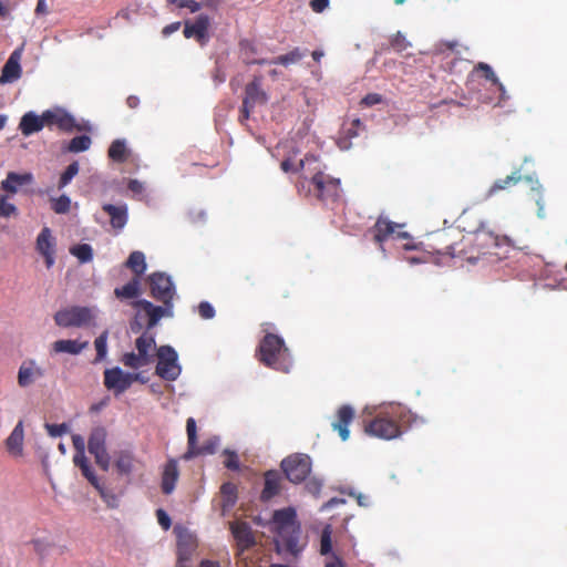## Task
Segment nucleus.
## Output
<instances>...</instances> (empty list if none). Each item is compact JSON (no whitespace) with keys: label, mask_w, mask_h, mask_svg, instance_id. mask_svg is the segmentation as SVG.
I'll return each mask as SVG.
<instances>
[{"label":"nucleus","mask_w":567,"mask_h":567,"mask_svg":"<svg viewBox=\"0 0 567 567\" xmlns=\"http://www.w3.org/2000/svg\"><path fill=\"white\" fill-rule=\"evenodd\" d=\"M301 175L296 183L298 193L328 204L340 198V179L324 173L317 156L307 155L299 159Z\"/></svg>","instance_id":"1"},{"label":"nucleus","mask_w":567,"mask_h":567,"mask_svg":"<svg viewBox=\"0 0 567 567\" xmlns=\"http://www.w3.org/2000/svg\"><path fill=\"white\" fill-rule=\"evenodd\" d=\"M272 530L276 534L277 550H285L292 556H298L302 549L301 526L297 519L293 507L276 509L271 517Z\"/></svg>","instance_id":"2"},{"label":"nucleus","mask_w":567,"mask_h":567,"mask_svg":"<svg viewBox=\"0 0 567 567\" xmlns=\"http://www.w3.org/2000/svg\"><path fill=\"white\" fill-rule=\"evenodd\" d=\"M427 251L440 257L474 259L473 255H468L463 245V233L457 227H449L436 230L427 237Z\"/></svg>","instance_id":"3"},{"label":"nucleus","mask_w":567,"mask_h":567,"mask_svg":"<svg viewBox=\"0 0 567 567\" xmlns=\"http://www.w3.org/2000/svg\"><path fill=\"white\" fill-rule=\"evenodd\" d=\"M257 357L264 365L284 373H288L293 364L284 339L275 333H266L261 339Z\"/></svg>","instance_id":"4"},{"label":"nucleus","mask_w":567,"mask_h":567,"mask_svg":"<svg viewBox=\"0 0 567 567\" xmlns=\"http://www.w3.org/2000/svg\"><path fill=\"white\" fill-rule=\"evenodd\" d=\"M468 255H473L474 259H465L470 264H476L480 260L487 264L499 259L497 249L499 248V238L492 231L477 229L474 233L463 234V245Z\"/></svg>","instance_id":"5"},{"label":"nucleus","mask_w":567,"mask_h":567,"mask_svg":"<svg viewBox=\"0 0 567 567\" xmlns=\"http://www.w3.org/2000/svg\"><path fill=\"white\" fill-rule=\"evenodd\" d=\"M404 412L400 406L391 408L390 411L378 413L372 420L365 423L364 432L381 440H393L399 437L403 430L401 422Z\"/></svg>","instance_id":"6"},{"label":"nucleus","mask_w":567,"mask_h":567,"mask_svg":"<svg viewBox=\"0 0 567 567\" xmlns=\"http://www.w3.org/2000/svg\"><path fill=\"white\" fill-rule=\"evenodd\" d=\"M132 306L136 309L135 317L130 323V328L133 333H138L144 328L150 331L157 326L162 318H172L174 316V309L171 307H166L164 305L155 306L146 299L135 300L132 302Z\"/></svg>","instance_id":"7"},{"label":"nucleus","mask_w":567,"mask_h":567,"mask_svg":"<svg viewBox=\"0 0 567 567\" xmlns=\"http://www.w3.org/2000/svg\"><path fill=\"white\" fill-rule=\"evenodd\" d=\"M95 319L93 308L72 306L59 310L54 315L56 326L62 328H81L90 326Z\"/></svg>","instance_id":"8"},{"label":"nucleus","mask_w":567,"mask_h":567,"mask_svg":"<svg viewBox=\"0 0 567 567\" xmlns=\"http://www.w3.org/2000/svg\"><path fill=\"white\" fill-rule=\"evenodd\" d=\"M147 284L152 298L174 309L173 300L176 296V289L168 275L161 271L153 272L147 277Z\"/></svg>","instance_id":"9"},{"label":"nucleus","mask_w":567,"mask_h":567,"mask_svg":"<svg viewBox=\"0 0 567 567\" xmlns=\"http://www.w3.org/2000/svg\"><path fill=\"white\" fill-rule=\"evenodd\" d=\"M42 120L44 122V126L49 128L56 126L59 130L66 133H71L73 131H91L89 123L78 124L75 118L61 107L44 111L42 113Z\"/></svg>","instance_id":"10"},{"label":"nucleus","mask_w":567,"mask_h":567,"mask_svg":"<svg viewBox=\"0 0 567 567\" xmlns=\"http://www.w3.org/2000/svg\"><path fill=\"white\" fill-rule=\"evenodd\" d=\"M281 468L291 483L303 482L311 472V458L307 454L296 453L281 462Z\"/></svg>","instance_id":"11"},{"label":"nucleus","mask_w":567,"mask_h":567,"mask_svg":"<svg viewBox=\"0 0 567 567\" xmlns=\"http://www.w3.org/2000/svg\"><path fill=\"white\" fill-rule=\"evenodd\" d=\"M107 432L104 427L97 426L90 433L87 450L95 458V463L104 472H107L111 465V457L106 450Z\"/></svg>","instance_id":"12"},{"label":"nucleus","mask_w":567,"mask_h":567,"mask_svg":"<svg viewBox=\"0 0 567 567\" xmlns=\"http://www.w3.org/2000/svg\"><path fill=\"white\" fill-rule=\"evenodd\" d=\"M156 373L164 380L174 381L181 374V367L177 363V352L171 346H161L156 352Z\"/></svg>","instance_id":"13"},{"label":"nucleus","mask_w":567,"mask_h":567,"mask_svg":"<svg viewBox=\"0 0 567 567\" xmlns=\"http://www.w3.org/2000/svg\"><path fill=\"white\" fill-rule=\"evenodd\" d=\"M137 380L138 374L124 372L118 367L104 371V385L107 390H113L115 394H122Z\"/></svg>","instance_id":"14"},{"label":"nucleus","mask_w":567,"mask_h":567,"mask_svg":"<svg viewBox=\"0 0 567 567\" xmlns=\"http://www.w3.org/2000/svg\"><path fill=\"white\" fill-rule=\"evenodd\" d=\"M403 225H399L389 220L388 218L380 216L374 226L371 228L373 239L382 248V244L390 238H408L410 235L406 231H396L398 228Z\"/></svg>","instance_id":"15"},{"label":"nucleus","mask_w":567,"mask_h":567,"mask_svg":"<svg viewBox=\"0 0 567 567\" xmlns=\"http://www.w3.org/2000/svg\"><path fill=\"white\" fill-rule=\"evenodd\" d=\"M210 19L207 14L198 16L194 22L185 21L183 34L186 39L194 38L200 45L209 41L208 29Z\"/></svg>","instance_id":"16"},{"label":"nucleus","mask_w":567,"mask_h":567,"mask_svg":"<svg viewBox=\"0 0 567 567\" xmlns=\"http://www.w3.org/2000/svg\"><path fill=\"white\" fill-rule=\"evenodd\" d=\"M23 53V45L17 48L4 63L1 75L0 84L13 83L22 75L21 59Z\"/></svg>","instance_id":"17"},{"label":"nucleus","mask_w":567,"mask_h":567,"mask_svg":"<svg viewBox=\"0 0 567 567\" xmlns=\"http://www.w3.org/2000/svg\"><path fill=\"white\" fill-rule=\"evenodd\" d=\"M186 432L188 441V449L184 455L186 460H189L202 454H213L215 452V444L213 442L207 443L202 447L197 446L196 422L193 417H188L186 421Z\"/></svg>","instance_id":"18"},{"label":"nucleus","mask_w":567,"mask_h":567,"mask_svg":"<svg viewBox=\"0 0 567 567\" xmlns=\"http://www.w3.org/2000/svg\"><path fill=\"white\" fill-rule=\"evenodd\" d=\"M37 250L44 257L45 266L50 269L54 265L55 260V239L52 236L50 228L44 227L38 235Z\"/></svg>","instance_id":"19"},{"label":"nucleus","mask_w":567,"mask_h":567,"mask_svg":"<svg viewBox=\"0 0 567 567\" xmlns=\"http://www.w3.org/2000/svg\"><path fill=\"white\" fill-rule=\"evenodd\" d=\"M354 409L349 404L341 405L336 415V420L332 422V429L339 433L342 441L349 439V425L354 419Z\"/></svg>","instance_id":"20"},{"label":"nucleus","mask_w":567,"mask_h":567,"mask_svg":"<svg viewBox=\"0 0 567 567\" xmlns=\"http://www.w3.org/2000/svg\"><path fill=\"white\" fill-rule=\"evenodd\" d=\"M230 530L241 551L256 544L251 527L247 522L236 520L230 523Z\"/></svg>","instance_id":"21"},{"label":"nucleus","mask_w":567,"mask_h":567,"mask_svg":"<svg viewBox=\"0 0 567 567\" xmlns=\"http://www.w3.org/2000/svg\"><path fill=\"white\" fill-rule=\"evenodd\" d=\"M268 101L267 93L261 89V78L255 76L254 80L245 87V97L243 102L246 106L255 107L258 104H266Z\"/></svg>","instance_id":"22"},{"label":"nucleus","mask_w":567,"mask_h":567,"mask_svg":"<svg viewBox=\"0 0 567 567\" xmlns=\"http://www.w3.org/2000/svg\"><path fill=\"white\" fill-rule=\"evenodd\" d=\"M73 463L80 468L82 475L89 481V483L100 493L102 497H105V491L95 472L93 471L89 458L85 455L73 456Z\"/></svg>","instance_id":"23"},{"label":"nucleus","mask_w":567,"mask_h":567,"mask_svg":"<svg viewBox=\"0 0 567 567\" xmlns=\"http://www.w3.org/2000/svg\"><path fill=\"white\" fill-rule=\"evenodd\" d=\"M281 476L277 471H267L265 473V486L260 494L262 502H268L280 493Z\"/></svg>","instance_id":"24"},{"label":"nucleus","mask_w":567,"mask_h":567,"mask_svg":"<svg viewBox=\"0 0 567 567\" xmlns=\"http://www.w3.org/2000/svg\"><path fill=\"white\" fill-rule=\"evenodd\" d=\"M179 471L176 460H168L165 464L163 474H162V491L164 494L169 495L175 489L176 483L178 481Z\"/></svg>","instance_id":"25"},{"label":"nucleus","mask_w":567,"mask_h":567,"mask_svg":"<svg viewBox=\"0 0 567 567\" xmlns=\"http://www.w3.org/2000/svg\"><path fill=\"white\" fill-rule=\"evenodd\" d=\"M42 377L43 371L41 368L35 365L34 361L23 362L19 368L18 384L22 388H25Z\"/></svg>","instance_id":"26"},{"label":"nucleus","mask_w":567,"mask_h":567,"mask_svg":"<svg viewBox=\"0 0 567 567\" xmlns=\"http://www.w3.org/2000/svg\"><path fill=\"white\" fill-rule=\"evenodd\" d=\"M102 208L110 216L113 228L118 230L124 228L128 218L126 205L104 204Z\"/></svg>","instance_id":"27"},{"label":"nucleus","mask_w":567,"mask_h":567,"mask_svg":"<svg viewBox=\"0 0 567 567\" xmlns=\"http://www.w3.org/2000/svg\"><path fill=\"white\" fill-rule=\"evenodd\" d=\"M44 126L42 114L37 115L34 112H27L20 120L19 130L22 135L30 136L40 132Z\"/></svg>","instance_id":"28"},{"label":"nucleus","mask_w":567,"mask_h":567,"mask_svg":"<svg viewBox=\"0 0 567 567\" xmlns=\"http://www.w3.org/2000/svg\"><path fill=\"white\" fill-rule=\"evenodd\" d=\"M23 422L19 421L6 441V447L12 455H21L23 450Z\"/></svg>","instance_id":"29"},{"label":"nucleus","mask_w":567,"mask_h":567,"mask_svg":"<svg viewBox=\"0 0 567 567\" xmlns=\"http://www.w3.org/2000/svg\"><path fill=\"white\" fill-rule=\"evenodd\" d=\"M221 514L226 515L237 503L238 489L236 484L226 482L220 486Z\"/></svg>","instance_id":"30"},{"label":"nucleus","mask_w":567,"mask_h":567,"mask_svg":"<svg viewBox=\"0 0 567 567\" xmlns=\"http://www.w3.org/2000/svg\"><path fill=\"white\" fill-rule=\"evenodd\" d=\"M135 347L142 358L152 362V351L155 349L156 342L154 336L150 331L145 330L142 332V334L135 340Z\"/></svg>","instance_id":"31"},{"label":"nucleus","mask_w":567,"mask_h":567,"mask_svg":"<svg viewBox=\"0 0 567 567\" xmlns=\"http://www.w3.org/2000/svg\"><path fill=\"white\" fill-rule=\"evenodd\" d=\"M89 346L87 341L80 342L78 340L61 339L52 344V349L56 353L80 354Z\"/></svg>","instance_id":"32"},{"label":"nucleus","mask_w":567,"mask_h":567,"mask_svg":"<svg viewBox=\"0 0 567 567\" xmlns=\"http://www.w3.org/2000/svg\"><path fill=\"white\" fill-rule=\"evenodd\" d=\"M118 300L136 299L141 296V279L133 277L127 284L114 289Z\"/></svg>","instance_id":"33"},{"label":"nucleus","mask_w":567,"mask_h":567,"mask_svg":"<svg viewBox=\"0 0 567 567\" xmlns=\"http://www.w3.org/2000/svg\"><path fill=\"white\" fill-rule=\"evenodd\" d=\"M132 152L124 140H115L107 150V156L115 163H125L131 158Z\"/></svg>","instance_id":"34"},{"label":"nucleus","mask_w":567,"mask_h":567,"mask_svg":"<svg viewBox=\"0 0 567 567\" xmlns=\"http://www.w3.org/2000/svg\"><path fill=\"white\" fill-rule=\"evenodd\" d=\"M32 181V175L30 173L27 174H18L14 172H10L7 175V178L2 181L1 188L8 193L14 194L18 190V186L28 184Z\"/></svg>","instance_id":"35"},{"label":"nucleus","mask_w":567,"mask_h":567,"mask_svg":"<svg viewBox=\"0 0 567 567\" xmlns=\"http://www.w3.org/2000/svg\"><path fill=\"white\" fill-rule=\"evenodd\" d=\"M239 48H240V52L244 58V62L246 64H248V65H250V64H259V65L268 64L269 60L256 58V55L258 53V49H257V45L252 41L241 40L239 42Z\"/></svg>","instance_id":"36"},{"label":"nucleus","mask_w":567,"mask_h":567,"mask_svg":"<svg viewBox=\"0 0 567 567\" xmlns=\"http://www.w3.org/2000/svg\"><path fill=\"white\" fill-rule=\"evenodd\" d=\"M522 179V175L514 173L505 178H501L494 182V184L487 189L485 199L494 197L498 192L506 190L512 186H515Z\"/></svg>","instance_id":"37"},{"label":"nucleus","mask_w":567,"mask_h":567,"mask_svg":"<svg viewBox=\"0 0 567 567\" xmlns=\"http://www.w3.org/2000/svg\"><path fill=\"white\" fill-rule=\"evenodd\" d=\"M196 548V542L190 534H181L177 539V556L181 561L189 560L192 553Z\"/></svg>","instance_id":"38"},{"label":"nucleus","mask_w":567,"mask_h":567,"mask_svg":"<svg viewBox=\"0 0 567 567\" xmlns=\"http://www.w3.org/2000/svg\"><path fill=\"white\" fill-rule=\"evenodd\" d=\"M125 267L132 270L135 278L141 279L147 267L145 255L140 250L131 252L127 260L125 261Z\"/></svg>","instance_id":"39"},{"label":"nucleus","mask_w":567,"mask_h":567,"mask_svg":"<svg viewBox=\"0 0 567 567\" xmlns=\"http://www.w3.org/2000/svg\"><path fill=\"white\" fill-rule=\"evenodd\" d=\"M134 455L130 451H120L116 453L115 467L118 474L130 475L134 468Z\"/></svg>","instance_id":"40"},{"label":"nucleus","mask_w":567,"mask_h":567,"mask_svg":"<svg viewBox=\"0 0 567 567\" xmlns=\"http://www.w3.org/2000/svg\"><path fill=\"white\" fill-rule=\"evenodd\" d=\"M305 55L306 52L301 51L299 48H295L293 50L286 54L269 60L268 64H281L288 66L290 64L299 62Z\"/></svg>","instance_id":"41"},{"label":"nucleus","mask_w":567,"mask_h":567,"mask_svg":"<svg viewBox=\"0 0 567 567\" xmlns=\"http://www.w3.org/2000/svg\"><path fill=\"white\" fill-rule=\"evenodd\" d=\"M92 140L89 135H79L73 137L68 145L64 147V151L69 153H80L85 152L91 147Z\"/></svg>","instance_id":"42"},{"label":"nucleus","mask_w":567,"mask_h":567,"mask_svg":"<svg viewBox=\"0 0 567 567\" xmlns=\"http://www.w3.org/2000/svg\"><path fill=\"white\" fill-rule=\"evenodd\" d=\"M71 255L76 257L81 264L90 262L93 259V249L89 244H79L70 248Z\"/></svg>","instance_id":"43"},{"label":"nucleus","mask_w":567,"mask_h":567,"mask_svg":"<svg viewBox=\"0 0 567 567\" xmlns=\"http://www.w3.org/2000/svg\"><path fill=\"white\" fill-rule=\"evenodd\" d=\"M107 338L109 331L104 330L95 340L94 347L96 350V357L94 359V363L101 362L105 360L107 354Z\"/></svg>","instance_id":"44"},{"label":"nucleus","mask_w":567,"mask_h":567,"mask_svg":"<svg viewBox=\"0 0 567 567\" xmlns=\"http://www.w3.org/2000/svg\"><path fill=\"white\" fill-rule=\"evenodd\" d=\"M122 363L127 368L138 369L150 364L151 362L150 360L142 358L138 352H127L122 357Z\"/></svg>","instance_id":"45"},{"label":"nucleus","mask_w":567,"mask_h":567,"mask_svg":"<svg viewBox=\"0 0 567 567\" xmlns=\"http://www.w3.org/2000/svg\"><path fill=\"white\" fill-rule=\"evenodd\" d=\"M475 70L482 72L485 79H487L494 85H496L499 89V91L504 92V85L499 82L493 69L487 63L480 62L476 65Z\"/></svg>","instance_id":"46"},{"label":"nucleus","mask_w":567,"mask_h":567,"mask_svg":"<svg viewBox=\"0 0 567 567\" xmlns=\"http://www.w3.org/2000/svg\"><path fill=\"white\" fill-rule=\"evenodd\" d=\"M79 169L80 167L78 162L71 163L61 174L59 181V188L65 187L72 181V178L79 173Z\"/></svg>","instance_id":"47"},{"label":"nucleus","mask_w":567,"mask_h":567,"mask_svg":"<svg viewBox=\"0 0 567 567\" xmlns=\"http://www.w3.org/2000/svg\"><path fill=\"white\" fill-rule=\"evenodd\" d=\"M71 199L66 195H61L59 198L51 200V208L56 214H65L70 210Z\"/></svg>","instance_id":"48"},{"label":"nucleus","mask_w":567,"mask_h":567,"mask_svg":"<svg viewBox=\"0 0 567 567\" xmlns=\"http://www.w3.org/2000/svg\"><path fill=\"white\" fill-rule=\"evenodd\" d=\"M332 550V542H331V528L327 526L323 528L320 538V554L328 555Z\"/></svg>","instance_id":"49"},{"label":"nucleus","mask_w":567,"mask_h":567,"mask_svg":"<svg viewBox=\"0 0 567 567\" xmlns=\"http://www.w3.org/2000/svg\"><path fill=\"white\" fill-rule=\"evenodd\" d=\"M167 2L176 4L181 9H188L193 13L199 11L202 8V4L195 0H167Z\"/></svg>","instance_id":"50"},{"label":"nucleus","mask_w":567,"mask_h":567,"mask_svg":"<svg viewBox=\"0 0 567 567\" xmlns=\"http://www.w3.org/2000/svg\"><path fill=\"white\" fill-rule=\"evenodd\" d=\"M225 467L231 471H238L239 470V460L238 455L234 451H225V461H224Z\"/></svg>","instance_id":"51"},{"label":"nucleus","mask_w":567,"mask_h":567,"mask_svg":"<svg viewBox=\"0 0 567 567\" xmlns=\"http://www.w3.org/2000/svg\"><path fill=\"white\" fill-rule=\"evenodd\" d=\"M17 213V207L7 200V197L0 196V216L10 217Z\"/></svg>","instance_id":"52"},{"label":"nucleus","mask_w":567,"mask_h":567,"mask_svg":"<svg viewBox=\"0 0 567 567\" xmlns=\"http://www.w3.org/2000/svg\"><path fill=\"white\" fill-rule=\"evenodd\" d=\"M198 313L205 320L213 319L215 317V309L208 301H202L198 305Z\"/></svg>","instance_id":"53"},{"label":"nucleus","mask_w":567,"mask_h":567,"mask_svg":"<svg viewBox=\"0 0 567 567\" xmlns=\"http://www.w3.org/2000/svg\"><path fill=\"white\" fill-rule=\"evenodd\" d=\"M391 45L396 52H402L408 48L409 42L406 41L404 35H402L401 33H396L391 39Z\"/></svg>","instance_id":"54"},{"label":"nucleus","mask_w":567,"mask_h":567,"mask_svg":"<svg viewBox=\"0 0 567 567\" xmlns=\"http://www.w3.org/2000/svg\"><path fill=\"white\" fill-rule=\"evenodd\" d=\"M45 429H47L48 433L53 437L61 436L68 431V426L64 423H62V424H45Z\"/></svg>","instance_id":"55"},{"label":"nucleus","mask_w":567,"mask_h":567,"mask_svg":"<svg viewBox=\"0 0 567 567\" xmlns=\"http://www.w3.org/2000/svg\"><path fill=\"white\" fill-rule=\"evenodd\" d=\"M156 517H157L158 524L162 526L163 529L167 530L171 528L172 520H171L168 514L163 508H158L156 511Z\"/></svg>","instance_id":"56"},{"label":"nucleus","mask_w":567,"mask_h":567,"mask_svg":"<svg viewBox=\"0 0 567 567\" xmlns=\"http://www.w3.org/2000/svg\"><path fill=\"white\" fill-rule=\"evenodd\" d=\"M280 167L281 169L285 172V173H289V172H300L301 173V169H300V166H299V161L298 162H295L292 161V158H286L281 162L280 164Z\"/></svg>","instance_id":"57"},{"label":"nucleus","mask_w":567,"mask_h":567,"mask_svg":"<svg viewBox=\"0 0 567 567\" xmlns=\"http://www.w3.org/2000/svg\"><path fill=\"white\" fill-rule=\"evenodd\" d=\"M330 0H311L309 6L316 13L323 12L329 7Z\"/></svg>","instance_id":"58"},{"label":"nucleus","mask_w":567,"mask_h":567,"mask_svg":"<svg viewBox=\"0 0 567 567\" xmlns=\"http://www.w3.org/2000/svg\"><path fill=\"white\" fill-rule=\"evenodd\" d=\"M72 441L75 449L74 456L85 455L84 440L80 435H74Z\"/></svg>","instance_id":"59"},{"label":"nucleus","mask_w":567,"mask_h":567,"mask_svg":"<svg viewBox=\"0 0 567 567\" xmlns=\"http://www.w3.org/2000/svg\"><path fill=\"white\" fill-rule=\"evenodd\" d=\"M381 101H382V97H381L380 94H378V93H370V94H367L362 99V104H364L367 106H372V105L379 104Z\"/></svg>","instance_id":"60"},{"label":"nucleus","mask_w":567,"mask_h":567,"mask_svg":"<svg viewBox=\"0 0 567 567\" xmlns=\"http://www.w3.org/2000/svg\"><path fill=\"white\" fill-rule=\"evenodd\" d=\"M127 188L135 194H141L144 190L143 184L137 179H131L127 184Z\"/></svg>","instance_id":"61"},{"label":"nucleus","mask_w":567,"mask_h":567,"mask_svg":"<svg viewBox=\"0 0 567 567\" xmlns=\"http://www.w3.org/2000/svg\"><path fill=\"white\" fill-rule=\"evenodd\" d=\"M181 22H173L171 24H167L166 27H164V29L162 30V34L164 37H169L172 33L176 32L179 30L181 28Z\"/></svg>","instance_id":"62"},{"label":"nucleus","mask_w":567,"mask_h":567,"mask_svg":"<svg viewBox=\"0 0 567 567\" xmlns=\"http://www.w3.org/2000/svg\"><path fill=\"white\" fill-rule=\"evenodd\" d=\"M536 195H537V198L535 200H536V204L538 206L537 214H538L539 217H544L545 216V214H544V208H545L544 197H543V195L539 192H537Z\"/></svg>","instance_id":"63"},{"label":"nucleus","mask_w":567,"mask_h":567,"mask_svg":"<svg viewBox=\"0 0 567 567\" xmlns=\"http://www.w3.org/2000/svg\"><path fill=\"white\" fill-rule=\"evenodd\" d=\"M254 110L251 106H246V104L243 102V106L240 110L239 120L240 122L247 121L250 116V112Z\"/></svg>","instance_id":"64"}]
</instances>
